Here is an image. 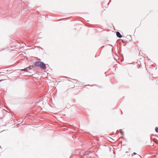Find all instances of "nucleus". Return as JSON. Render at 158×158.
I'll return each instance as SVG.
<instances>
[{"label": "nucleus", "instance_id": "4", "mask_svg": "<svg viewBox=\"0 0 158 158\" xmlns=\"http://www.w3.org/2000/svg\"><path fill=\"white\" fill-rule=\"evenodd\" d=\"M155 131L156 132L158 133V127H156Z\"/></svg>", "mask_w": 158, "mask_h": 158}, {"label": "nucleus", "instance_id": "7", "mask_svg": "<svg viewBox=\"0 0 158 158\" xmlns=\"http://www.w3.org/2000/svg\"><path fill=\"white\" fill-rule=\"evenodd\" d=\"M134 155H135L136 154V153H135V152H134Z\"/></svg>", "mask_w": 158, "mask_h": 158}, {"label": "nucleus", "instance_id": "3", "mask_svg": "<svg viewBox=\"0 0 158 158\" xmlns=\"http://www.w3.org/2000/svg\"><path fill=\"white\" fill-rule=\"evenodd\" d=\"M31 67H32V66H29V67H27L24 69H22V70L27 71V69L30 68V69H31Z\"/></svg>", "mask_w": 158, "mask_h": 158}, {"label": "nucleus", "instance_id": "5", "mask_svg": "<svg viewBox=\"0 0 158 158\" xmlns=\"http://www.w3.org/2000/svg\"><path fill=\"white\" fill-rule=\"evenodd\" d=\"M120 132L121 134H123V132L122 131H120Z\"/></svg>", "mask_w": 158, "mask_h": 158}, {"label": "nucleus", "instance_id": "2", "mask_svg": "<svg viewBox=\"0 0 158 158\" xmlns=\"http://www.w3.org/2000/svg\"><path fill=\"white\" fill-rule=\"evenodd\" d=\"M116 35L119 38H121L122 37V35L118 31L116 32Z\"/></svg>", "mask_w": 158, "mask_h": 158}, {"label": "nucleus", "instance_id": "8", "mask_svg": "<svg viewBox=\"0 0 158 158\" xmlns=\"http://www.w3.org/2000/svg\"><path fill=\"white\" fill-rule=\"evenodd\" d=\"M2 81V80H0V81Z\"/></svg>", "mask_w": 158, "mask_h": 158}, {"label": "nucleus", "instance_id": "6", "mask_svg": "<svg viewBox=\"0 0 158 158\" xmlns=\"http://www.w3.org/2000/svg\"><path fill=\"white\" fill-rule=\"evenodd\" d=\"M122 41H123V42H124V40H122Z\"/></svg>", "mask_w": 158, "mask_h": 158}, {"label": "nucleus", "instance_id": "1", "mask_svg": "<svg viewBox=\"0 0 158 158\" xmlns=\"http://www.w3.org/2000/svg\"><path fill=\"white\" fill-rule=\"evenodd\" d=\"M34 66L36 67H40L42 69L44 70L46 68L45 64L42 61H36L35 63Z\"/></svg>", "mask_w": 158, "mask_h": 158}]
</instances>
